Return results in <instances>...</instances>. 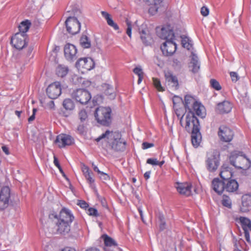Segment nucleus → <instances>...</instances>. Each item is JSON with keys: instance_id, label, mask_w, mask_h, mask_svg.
I'll list each match as a JSON object with an SVG mask.
<instances>
[{"instance_id": "1", "label": "nucleus", "mask_w": 251, "mask_h": 251, "mask_svg": "<svg viewBox=\"0 0 251 251\" xmlns=\"http://www.w3.org/2000/svg\"><path fill=\"white\" fill-rule=\"evenodd\" d=\"M50 217L54 224V233L62 236H70L71 235V225L75 219L72 211L64 207L58 213L53 212Z\"/></svg>"}, {"instance_id": "2", "label": "nucleus", "mask_w": 251, "mask_h": 251, "mask_svg": "<svg viewBox=\"0 0 251 251\" xmlns=\"http://www.w3.org/2000/svg\"><path fill=\"white\" fill-rule=\"evenodd\" d=\"M121 134L118 132H113L107 130L97 138V142L101 140L109 144L111 149L116 151L122 152L125 151L126 143V141L121 139Z\"/></svg>"}, {"instance_id": "3", "label": "nucleus", "mask_w": 251, "mask_h": 251, "mask_svg": "<svg viewBox=\"0 0 251 251\" xmlns=\"http://www.w3.org/2000/svg\"><path fill=\"white\" fill-rule=\"evenodd\" d=\"M195 112L188 111L184 113V110L176 109V114L178 119L180 125L188 132L196 131L200 129V124Z\"/></svg>"}, {"instance_id": "4", "label": "nucleus", "mask_w": 251, "mask_h": 251, "mask_svg": "<svg viewBox=\"0 0 251 251\" xmlns=\"http://www.w3.org/2000/svg\"><path fill=\"white\" fill-rule=\"evenodd\" d=\"M184 106L188 111H193L201 117L204 118L206 115V110L204 106L191 95H186L184 98Z\"/></svg>"}, {"instance_id": "5", "label": "nucleus", "mask_w": 251, "mask_h": 251, "mask_svg": "<svg viewBox=\"0 0 251 251\" xmlns=\"http://www.w3.org/2000/svg\"><path fill=\"white\" fill-rule=\"evenodd\" d=\"M229 160L233 166L244 170L248 169L251 165V162L247 157L237 151L231 152Z\"/></svg>"}, {"instance_id": "6", "label": "nucleus", "mask_w": 251, "mask_h": 251, "mask_svg": "<svg viewBox=\"0 0 251 251\" xmlns=\"http://www.w3.org/2000/svg\"><path fill=\"white\" fill-rule=\"evenodd\" d=\"M111 109L110 107L100 106L95 112V117L97 122L103 126H109L111 123Z\"/></svg>"}, {"instance_id": "7", "label": "nucleus", "mask_w": 251, "mask_h": 251, "mask_svg": "<svg viewBox=\"0 0 251 251\" xmlns=\"http://www.w3.org/2000/svg\"><path fill=\"white\" fill-rule=\"evenodd\" d=\"M72 98L82 104H87L91 99L89 92L84 89H77L72 94Z\"/></svg>"}, {"instance_id": "8", "label": "nucleus", "mask_w": 251, "mask_h": 251, "mask_svg": "<svg viewBox=\"0 0 251 251\" xmlns=\"http://www.w3.org/2000/svg\"><path fill=\"white\" fill-rule=\"evenodd\" d=\"M206 160L207 169L211 172H215L220 164V155L214 152H209L207 154Z\"/></svg>"}, {"instance_id": "9", "label": "nucleus", "mask_w": 251, "mask_h": 251, "mask_svg": "<svg viewBox=\"0 0 251 251\" xmlns=\"http://www.w3.org/2000/svg\"><path fill=\"white\" fill-rule=\"evenodd\" d=\"M67 31L69 33L75 35L80 30V23L75 17H69L65 21Z\"/></svg>"}, {"instance_id": "10", "label": "nucleus", "mask_w": 251, "mask_h": 251, "mask_svg": "<svg viewBox=\"0 0 251 251\" xmlns=\"http://www.w3.org/2000/svg\"><path fill=\"white\" fill-rule=\"evenodd\" d=\"M75 67L83 73L90 71L95 67V62L90 57L79 58L75 63Z\"/></svg>"}, {"instance_id": "11", "label": "nucleus", "mask_w": 251, "mask_h": 251, "mask_svg": "<svg viewBox=\"0 0 251 251\" xmlns=\"http://www.w3.org/2000/svg\"><path fill=\"white\" fill-rule=\"evenodd\" d=\"M46 92L50 99H55L57 98L61 94L60 83L56 81L50 84L47 88Z\"/></svg>"}, {"instance_id": "12", "label": "nucleus", "mask_w": 251, "mask_h": 251, "mask_svg": "<svg viewBox=\"0 0 251 251\" xmlns=\"http://www.w3.org/2000/svg\"><path fill=\"white\" fill-rule=\"evenodd\" d=\"M218 136L221 141L225 142H230L234 133L232 129L225 126H222L219 128Z\"/></svg>"}, {"instance_id": "13", "label": "nucleus", "mask_w": 251, "mask_h": 251, "mask_svg": "<svg viewBox=\"0 0 251 251\" xmlns=\"http://www.w3.org/2000/svg\"><path fill=\"white\" fill-rule=\"evenodd\" d=\"M175 187L177 192L185 197H189L192 195V185L189 182H176Z\"/></svg>"}, {"instance_id": "14", "label": "nucleus", "mask_w": 251, "mask_h": 251, "mask_svg": "<svg viewBox=\"0 0 251 251\" xmlns=\"http://www.w3.org/2000/svg\"><path fill=\"white\" fill-rule=\"evenodd\" d=\"M236 220H239L244 231L245 238L248 243H251L250 232H251V221L244 217H240Z\"/></svg>"}, {"instance_id": "15", "label": "nucleus", "mask_w": 251, "mask_h": 251, "mask_svg": "<svg viewBox=\"0 0 251 251\" xmlns=\"http://www.w3.org/2000/svg\"><path fill=\"white\" fill-rule=\"evenodd\" d=\"M157 28V35L161 39L166 41L173 38V26L170 24H166L163 25L160 30Z\"/></svg>"}, {"instance_id": "16", "label": "nucleus", "mask_w": 251, "mask_h": 251, "mask_svg": "<svg viewBox=\"0 0 251 251\" xmlns=\"http://www.w3.org/2000/svg\"><path fill=\"white\" fill-rule=\"evenodd\" d=\"M10 189L7 186L3 187L0 191V209H4L8 205L10 197Z\"/></svg>"}, {"instance_id": "17", "label": "nucleus", "mask_w": 251, "mask_h": 251, "mask_svg": "<svg viewBox=\"0 0 251 251\" xmlns=\"http://www.w3.org/2000/svg\"><path fill=\"white\" fill-rule=\"evenodd\" d=\"M26 36L22 35L21 33H16L11 38V43L17 50L23 49L26 45Z\"/></svg>"}, {"instance_id": "18", "label": "nucleus", "mask_w": 251, "mask_h": 251, "mask_svg": "<svg viewBox=\"0 0 251 251\" xmlns=\"http://www.w3.org/2000/svg\"><path fill=\"white\" fill-rule=\"evenodd\" d=\"M64 55L66 59L70 61H73L77 58V50L75 46L68 43L64 47Z\"/></svg>"}, {"instance_id": "19", "label": "nucleus", "mask_w": 251, "mask_h": 251, "mask_svg": "<svg viewBox=\"0 0 251 251\" xmlns=\"http://www.w3.org/2000/svg\"><path fill=\"white\" fill-rule=\"evenodd\" d=\"M74 142V139L69 135L61 134L57 136L55 143L58 146L61 148L66 146L71 145Z\"/></svg>"}, {"instance_id": "20", "label": "nucleus", "mask_w": 251, "mask_h": 251, "mask_svg": "<svg viewBox=\"0 0 251 251\" xmlns=\"http://www.w3.org/2000/svg\"><path fill=\"white\" fill-rule=\"evenodd\" d=\"M139 31L140 34V38L145 46H150L153 43V38L148 28L140 27Z\"/></svg>"}, {"instance_id": "21", "label": "nucleus", "mask_w": 251, "mask_h": 251, "mask_svg": "<svg viewBox=\"0 0 251 251\" xmlns=\"http://www.w3.org/2000/svg\"><path fill=\"white\" fill-rule=\"evenodd\" d=\"M161 51L164 55L171 56L173 55V38L171 37L169 40L165 41L161 46Z\"/></svg>"}, {"instance_id": "22", "label": "nucleus", "mask_w": 251, "mask_h": 251, "mask_svg": "<svg viewBox=\"0 0 251 251\" xmlns=\"http://www.w3.org/2000/svg\"><path fill=\"white\" fill-rule=\"evenodd\" d=\"M232 108V104L227 100H225L219 103L216 107V110L220 114L229 113Z\"/></svg>"}, {"instance_id": "23", "label": "nucleus", "mask_w": 251, "mask_h": 251, "mask_svg": "<svg viewBox=\"0 0 251 251\" xmlns=\"http://www.w3.org/2000/svg\"><path fill=\"white\" fill-rule=\"evenodd\" d=\"M242 203L240 210L243 212L249 211L251 208V195L246 194L242 196Z\"/></svg>"}, {"instance_id": "24", "label": "nucleus", "mask_w": 251, "mask_h": 251, "mask_svg": "<svg viewBox=\"0 0 251 251\" xmlns=\"http://www.w3.org/2000/svg\"><path fill=\"white\" fill-rule=\"evenodd\" d=\"M191 132V142L193 147L195 148L199 147L201 142V135L200 132V129Z\"/></svg>"}, {"instance_id": "25", "label": "nucleus", "mask_w": 251, "mask_h": 251, "mask_svg": "<svg viewBox=\"0 0 251 251\" xmlns=\"http://www.w3.org/2000/svg\"><path fill=\"white\" fill-rule=\"evenodd\" d=\"M233 172L232 169L226 165H223L221 167L220 176L225 180H228L232 176Z\"/></svg>"}, {"instance_id": "26", "label": "nucleus", "mask_w": 251, "mask_h": 251, "mask_svg": "<svg viewBox=\"0 0 251 251\" xmlns=\"http://www.w3.org/2000/svg\"><path fill=\"white\" fill-rule=\"evenodd\" d=\"M212 186L214 191L219 195L222 194L225 190L224 182L218 178L212 180Z\"/></svg>"}, {"instance_id": "27", "label": "nucleus", "mask_w": 251, "mask_h": 251, "mask_svg": "<svg viewBox=\"0 0 251 251\" xmlns=\"http://www.w3.org/2000/svg\"><path fill=\"white\" fill-rule=\"evenodd\" d=\"M225 190L228 192H234L239 187L237 181L235 179L228 180L226 183L224 182Z\"/></svg>"}, {"instance_id": "28", "label": "nucleus", "mask_w": 251, "mask_h": 251, "mask_svg": "<svg viewBox=\"0 0 251 251\" xmlns=\"http://www.w3.org/2000/svg\"><path fill=\"white\" fill-rule=\"evenodd\" d=\"M101 238L104 241V245L106 247L104 248L105 251H107L106 248H116L118 247V244L116 241L107 234L102 235Z\"/></svg>"}, {"instance_id": "29", "label": "nucleus", "mask_w": 251, "mask_h": 251, "mask_svg": "<svg viewBox=\"0 0 251 251\" xmlns=\"http://www.w3.org/2000/svg\"><path fill=\"white\" fill-rule=\"evenodd\" d=\"M101 15L106 20L108 25L113 28L115 30H118L119 27L118 25L115 23L111 18L110 15L107 12L102 11L101 12Z\"/></svg>"}, {"instance_id": "30", "label": "nucleus", "mask_w": 251, "mask_h": 251, "mask_svg": "<svg viewBox=\"0 0 251 251\" xmlns=\"http://www.w3.org/2000/svg\"><path fill=\"white\" fill-rule=\"evenodd\" d=\"M191 55L192 59L190 62V68H191V71L193 73H196L198 72L200 69V64L198 62L197 56L194 54L193 53H192Z\"/></svg>"}, {"instance_id": "31", "label": "nucleus", "mask_w": 251, "mask_h": 251, "mask_svg": "<svg viewBox=\"0 0 251 251\" xmlns=\"http://www.w3.org/2000/svg\"><path fill=\"white\" fill-rule=\"evenodd\" d=\"M31 23L28 20H25L21 23L19 25V32L18 33H21L22 35L26 36V32L28 30Z\"/></svg>"}, {"instance_id": "32", "label": "nucleus", "mask_w": 251, "mask_h": 251, "mask_svg": "<svg viewBox=\"0 0 251 251\" xmlns=\"http://www.w3.org/2000/svg\"><path fill=\"white\" fill-rule=\"evenodd\" d=\"M180 37L182 46L188 50H190L192 48V41L185 35L181 36Z\"/></svg>"}, {"instance_id": "33", "label": "nucleus", "mask_w": 251, "mask_h": 251, "mask_svg": "<svg viewBox=\"0 0 251 251\" xmlns=\"http://www.w3.org/2000/svg\"><path fill=\"white\" fill-rule=\"evenodd\" d=\"M68 73V68L66 67L59 66L56 70V75L61 77H63L67 75Z\"/></svg>"}, {"instance_id": "34", "label": "nucleus", "mask_w": 251, "mask_h": 251, "mask_svg": "<svg viewBox=\"0 0 251 251\" xmlns=\"http://www.w3.org/2000/svg\"><path fill=\"white\" fill-rule=\"evenodd\" d=\"M63 106L64 108L67 110H72L75 107L74 102L70 99H66L64 100Z\"/></svg>"}, {"instance_id": "35", "label": "nucleus", "mask_w": 251, "mask_h": 251, "mask_svg": "<svg viewBox=\"0 0 251 251\" xmlns=\"http://www.w3.org/2000/svg\"><path fill=\"white\" fill-rule=\"evenodd\" d=\"M80 44L84 48H89L91 46V42L87 36L83 35L80 39Z\"/></svg>"}, {"instance_id": "36", "label": "nucleus", "mask_w": 251, "mask_h": 251, "mask_svg": "<svg viewBox=\"0 0 251 251\" xmlns=\"http://www.w3.org/2000/svg\"><path fill=\"white\" fill-rule=\"evenodd\" d=\"M148 4L150 5V7L149 9V13L151 15H155L157 13L158 9L161 6L160 5H155L154 3Z\"/></svg>"}, {"instance_id": "37", "label": "nucleus", "mask_w": 251, "mask_h": 251, "mask_svg": "<svg viewBox=\"0 0 251 251\" xmlns=\"http://www.w3.org/2000/svg\"><path fill=\"white\" fill-rule=\"evenodd\" d=\"M152 80L154 86L158 91L163 92L165 90L164 88L162 86L159 79L153 77Z\"/></svg>"}, {"instance_id": "38", "label": "nucleus", "mask_w": 251, "mask_h": 251, "mask_svg": "<svg viewBox=\"0 0 251 251\" xmlns=\"http://www.w3.org/2000/svg\"><path fill=\"white\" fill-rule=\"evenodd\" d=\"M210 86L217 91L221 90L222 87L219 82L215 79L212 78L210 80Z\"/></svg>"}, {"instance_id": "39", "label": "nucleus", "mask_w": 251, "mask_h": 251, "mask_svg": "<svg viewBox=\"0 0 251 251\" xmlns=\"http://www.w3.org/2000/svg\"><path fill=\"white\" fill-rule=\"evenodd\" d=\"M92 173L89 175L87 174V176H85V177L87 179L89 184H90V187L92 189H95L96 188V185L95 184V180L92 176Z\"/></svg>"}, {"instance_id": "40", "label": "nucleus", "mask_w": 251, "mask_h": 251, "mask_svg": "<svg viewBox=\"0 0 251 251\" xmlns=\"http://www.w3.org/2000/svg\"><path fill=\"white\" fill-rule=\"evenodd\" d=\"M166 81L168 82H173V73L171 71L165 70L164 71Z\"/></svg>"}, {"instance_id": "41", "label": "nucleus", "mask_w": 251, "mask_h": 251, "mask_svg": "<svg viewBox=\"0 0 251 251\" xmlns=\"http://www.w3.org/2000/svg\"><path fill=\"white\" fill-rule=\"evenodd\" d=\"M87 213L90 216L95 217H98L99 216L97 209L93 207H88Z\"/></svg>"}, {"instance_id": "42", "label": "nucleus", "mask_w": 251, "mask_h": 251, "mask_svg": "<svg viewBox=\"0 0 251 251\" xmlns=\"http://www.w3.org/2000/svg\"><path fill=\"white\" fill-rule=\"evenodd\" d=\"M78 116L80 121L83 122L88 118L87 113L84 109H82L79 112Z\"/></svg>"}, {"instance_id": "43", "label": "nucleus", "mask_w": 251, "mask_h": 251, "mask_svg": "<svg viewBox=\"0 0 251 251\" xmlns=\"http://www.w3.org/2000/svg\"><path fill=\"white\" fill-rule=\"evenodd\" d=\"M126 25H127V29H126V34H127V35L130 37L131 38V30H132V25H131V22L128 20H126Z\"/></svg>"}, {"instance_id": "44", "label": "nucleus", "mask_w": 251, "mask_h": 251, "mask_svg": "<svg viewBox=\"0 0 251 251\" xmlns=\"http://www.w3.org/2000/svg\"><path fill=\"white\" fill-rule=\"evenodd\" d=\"M53 163H54V165L58 168L60 173L63 175V176H65V174H64V172L59 163L58 160L57 158V157L55 156H54V157H53Z\"/></svg>"}, {"instance_id": "45", "label": "nucleus", "mask_w": 251, "mask_h": 251, "mask_svg": "<svg viewBox=\"0 0 251 251\" xmlns=\"http://www.w3.org/2000/svg\"><path fill=\"white\" fill-rule=\"evenodd\" d=\"M77 205L81 208L85 209H86L89 207L88 204L83 200H79L77 202Z\"/></svg>"}, {"instance_id": "46", "label": "nucleus", "mask_w": 251, "mask_h": 251, "mask_svg": "<svg viewBox=\"0 0 251 251\" xmlns=\"http://www.w3.org/2000/svg\"><path fill=\"white\" fill-rule=\"evenodd\" d=\"M133 72L134 74L138 76L143 75L144 73L141 67H136L133 69Z\"/></svg>"}, {"instance_id": "47", "label": "nucleus", "mask_w": 251, "mask_h": 251, "mask_svg": "<svg viewBox=\"0 0 251 251\" xmlns=\"http://www.w3.org/2000/svg\"><path fill=\"white\" fill-rule=\"evenodd\" d=\"M147 4L154 3L155 5H160L163 2L164 0H143Z\"/></svg>"}, {"instance_id": "48", "label": "nucleus", "mask_w": 251, "mask_h": 251, "mask_svg": "<svg viewBox=\"0 0 251 251\" xmlns=\"http://www.w3.org/2000/svg\"><path fill=\"white\" fill-rule=\"evenodd\" d=\"M147 163L155 166L158 164V160L156 158H150L147 159Z\"/></svg>"}, {"instance_id": "49", "label": "nucleus", "mask_w": 251, "mask_h": 251, "mask_svg": "<svg viewBox=\"0 0 251 251\" xmlns=\"http://www.w3.org/2000/svg\"><path fill=\"white\" fill-rule=\"evenodd\" d=\"M82 171L83 173V175L84 176H86L90 174L92 172H91L89 170V168L87 166L85 165L84 164L82 165V168H81Z\"/></svg>"}, {"instance_id": "50", "label": "nucleus", "mask_w": 251, "mask_h": 251, "mask_svg": "<svg viewBox=\"0 0 251 251\" xmlns=\"http://www.w3.org/2000/svg\"><path fill=\"white\" fill-rule=\"evenodd\" d=\"M230 76L231 77V80L233 82H236L239 79V77L238 75V74L234 72H231L230 73Z\"/></svg>"}, {"instance_id": "51", "label": "nucleus", "mask_w": 251, "mask_h": 251, "mask_svg": "<svg viewBox=\"0 0 251 251\" xmlns=\"http://www.w3.org/2000/svg\"><path fill=\"white\" fill-rule=\"evenodd\" d=\"M209 9L205 6H202L201 9V14L204 17L207 16L209 14Z\"/></svg>"}, {"instance_id": "52", "label": "nucleus", "mask_w": 251, "mask_h": 251, "mask_svg": "<svg viewBox=\"0 0 251 251\" xmlns=\"http://www.w3.org/2000/svg\"><path fill=\"white\" fill-rule=\"evenodd\" d=\"M153 146L154 144L153 143L148 142H143L142 145V148L143 150H146Z\"/></svg>"}, {"instance_id": "53", "label": "nucleus", "mask_w": 251, "mask_h": 251, "mask_svg": "<svg viewBox=\"0 0 251 251\" xmlns=\"http://www.w3.org/2000/svg\"><path fill=\"white\" fill-rule=\"evenodd\" d=\"M100 177L101 179L104 180H107L110 179L109 176L106 173L101 172L100 174Z\"/></svg>"}, {"instance_id": "54", "label": "nucleus", "mask_w": 251, "mask_h": 251, "mask_svg": "<svg viewBox=\"0 0 251 251\" xmlns=\"http://www.w3.org/2000/svg\"><path fill=\"white\" fill-rule=\"evenodd\" d=\"M222 204L224 206L230 208L231 206V201L228 199H224L222 201Z\"/></svg>"}, {"instance_id": "55", "label": "nucleus", "mask_w": 251, "mask_h": 251, "mask_svg": "<svg viewBox=\"0 0 251 251\" xmlns=\"http://www.w3.org/2000/svg\"><path fill=\"white\" fill-rule=\"evenodd\" d=\"M174 87H175L176 89H177L178 88V82L177 79L174 76Z\"/></svg>"}, {"instance_id": "56", "label": "nucleus", "mask_w": 251, "mask_h": 251, "mask_svg": "<svg viewBox=\"0 0 251 251\" xmlns=\"http://www.w3.org/2000/svg\"><path fill=\"white\" fill-rule=\"evenodd\" d=\"M1 149H2V151L7 155H8L9 154V149L8 148L5 146H3L2 147H1Z\"/></svg>"}, {"instance_id": "57", "label": "nucleus", "mask_w": 251, "mask_h": 251, "mask_svg": "<svg viewBox=\"0 0 251 251\" xmlns=\"http://www.w3.org/2000/svg\"><path fill=\"white\" fill-rule=\"evenodd\" d=\"M92 165L95 172H97L99 174H100L101 172V171H100L98 167L96 165H95L94 163H93Z\"/></svg>"}, {"instance_id": "58", "label": "nucleus", "mask_w": 251, "mask_h": 251, "mask_svg": "<svg viewBox=\"0 0 251 251\" xmlns=\"http://www.w3.org/2000/svg\"><path fill=\"white\" fill-rule=\"evenodd\" d=\"M61 251H76L74 248L71 247H66L62 249Z\"/></svg>"}, {"instance_id": "59", "label": "nucleus", "mask_w": 251, "mask_h": 251, "mask_svg": "<svg viewBox=\"0 0 251 251\" xmlns=\"http://www.w3.org/2000/svg\"><path fill=\"white\" fill-rule=\"evenodd\" d=\"M151 172L148 171L144 174V177L146 179H148L150 177Z\"/></svg>"}, {"instance_id": "60", "label": "nucleus", "mask_w": 251, "mask_h": 251, "mask_svg": "<svg viewBox=\"0 0 251 251\" xmlns=\"http://www.w3.org/2000/svg\"><path fill=\"white\" fill-rule=\"evenodd\" d=\"M77 130L80 133H83L84 132V126H79L77 127Z\"/></svg>"}, {"instance_id": "61", "label": "nucleus", "mask_w": 251, "mask_h": 251, "mask_svg": "<svg viewBox=\"0 0 251 251\" xmlns=\"http://www.w3.org/2000/svg\"><path fill=\"white\" fill-rule=\"evenodd\" d=\"M76 79L79 81L80 83H82L83 84H84L85 80L83 78L80 77L76 76Z\"/></svg>"}, {"instance_id": "62", "label": "nucleus", "mask_w": 251, "mask_h": 251, "mask_svg": "<svg viewBox=\"0 0 251 251\" xmlns=\"http://www.w3.org/2000/svg\"><path fill=\"white\" fill-rule=\"evenodd\" d=\"M85 251H100L99 249L96 248H91L87 249Z\"/></svg>"}, {"instance_id": "63", "label": "nucleus", "mask_w": 251, "mask_h": 251, "mask_svg": "<svg viewBox=\"0 0 251 251\" xmlns=\"http://www.w3.org/2000/svg\"><path fill=\"white\" fill-rule=\"evenodd\" d=\"M35 119V115L34 114H32V115L28 118V121L31 122Z\"/></svg>"}, {"instance_id": "64", "label": "nucleus", "mask_w": 251, "mask_h": 251, "mask_svg": "<svg viewBox=\"0 0 251 251\" xmlns=\"http://www.w3.org/2000/svg\"><path fill=\"white\" fill-rule=\"evenodd\" d=\"M143 78V75L138 76V79L137 81L138 84H140L142 82Z\"/></svg>"}]
</instances>
